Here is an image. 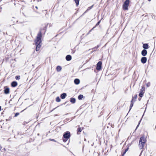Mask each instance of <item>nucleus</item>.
<instances>
[{
  "mask_svg": "<svg viewBox=\"0 0 156 156\" xmlns=\"http://www.w3.org/2000/svg\"><path fill=\"white\" fill-rule=\"evenodd\" d=\"M2 146H1V145L0 144V150H1V149H2Z\"/></svg>",
  "mask_w": 156,
  "mask_h": 156,
  "instance_id": "2f4dec72",
  "label": "nucleus"
},
{
  "mask_svg": "<svg viewBox=\"0 0 156 156\" xmlns=\"http://www.w3.org/2000/svg\"><path fill=\"white\" fill-rule=\"evenodd\" d=\"M137 98V95H135L134 97L133 98V100H134V99H136Z\"/></svg>",
  "mask_w": 156,
  "mask_h": 156,
  "instance_id": "c85d7f7f",
  "label": "nucleus"
},
{
  "mask_svg": "<svg viewBox=\"0 0 156 156\" xmlns=\"http://www.w3.org/2000/svg\"><path fill=\"white\" fill-rule=\"evenodd\" d=\"M146 85L147 87H149L150 85V82H148L146 84Z\"/></svg>",
  "mask_w": 156,
  "mask_h": 156,
  "instance_id": "a878e982",
  "label": "nucleus"
},
{
  "mask_svg": "<svg viewBox=\"0 0 156 156\" xmlns=\"http://www.w3.org/2000/svg\"><path fill=\"white\" fill-rule=\"evenodd\" d=\"M1 110V107H0V111Z\"/></svg>",
  "mask_w": 156,
  "mask_h": 156,
  "instance_id": "72a5a7b5",
  "label": "nucleus"
},
{
  "mask_svg": "<svg viewBox=\"0 0 156 156\" xmlns=\"http://www.w3.org/2000/svg\"><path fill=\"white\" fill-rule=\"evenodd\" d=\"M144 94V92L140 91V93L139 94V96L140 97H142L143 96V94Z\"/></svg>",
  "mask_w": 156,
  "mask_h": 156,
  "instance_id": "a211bd4d",
  "label": "nucleus"
},
{
  "mask_svg": "<svg viewBox=\"0 0 156 156\" xmlns=\"http://www.w3.org/2000/svg\"><path fill=\"white\" fill-rule=\"evenodd\" d=\"M72 58L71 55H67L66 57V59L68 61H70Z\"/></svg>",
  "mask_w": 156,
  "mask_h": 156,
  "instance_id": "1a4fd4ad",
  "label": "nucleus"
},
{
  "mask_svg": "<svg viewBox=\"0 0 156 156\" xmlns=\"http://www.w3.org/2000/svg\"><path fill=\"white\" fill-rule=\"evenodd\" d=\"M50 140L51 141H54L55 142H56V141L54 139H52V140L50 139Z\"/></svg>",
  "mask_w": 156,
  "mask_h": 156,
  "instance_id": "7c9ffc66",
  "label": "nucleus"
},
{
  "mask_svg": "<svg viewBox=\"0 0 156 156\" xmlns=\"http://www.w3.org/2000/svg\"><path fill=\"white\" fill-rule=\"evenodd\" d=\"M76 100L74 98H71L70 99V102L72 103H74L75 102Z\"/></svg>",
  "mask_w": 156,
  "mask_h": 156,
  "instance_id": "dca6fc26",
  "label": "nucleus"
},
{
  "mask_svg": "<svg viewBox=\"0 0 156 156\" xmlns=\"http://www.w3.org/2000/svg\"><path fill=\"white\" fill-rule=\"evenodd\" d=\"M82 130L81 128H79L78 129L77 131L78 132H80L82 131Z\"/></svg>",
  "mask_w": 156,
  "mask_h": 156,
  "instance_id": "5701e85b",
  "label": "nucleus"
},
{
  "mask_svg": "<svg viewBox=\"0 0 156 156\" xmlns=\"http://www.w3.org/2000/svg\"><path fill=\"white\" fill-rule=\"evenodd\" d=\"M147 54V52L146 50L145 49L143 50L141 52V54L143 56H145Z\"/></svg>",
  "mask_w": 156,
  "mask_h": 156,
  "instance_id": "0eeeda50",
  "label": "nucleus"
},
{
  "mask_svg": "<svg viewBox=\"0 0 156 156\" xmlns=\"http://www.w3.org/2000/svg\"><path fill=\"white\" fill-rule=\"evenodd\" d=\"M19 114V113L17 112L15 114V117H16Z\"/></svg>",
  "mask_w": 156,
  "mask_h": 156,
  "instance_id": "cd10ccee",
  "label": "nucleus"
},
{
  "mask_svg": "<svg viewBox=\"0 0 156 156\" xmlns=\"http://www.w3.org/2000/svg\"><path fill=\"white\" fill-rule=\"evenodd\" d=\"M138 126H139V125L137 126L136 127V128H137V127H138Z\"/></svg>",
  "mask_w": 156,
  "mask_h": 156,
  "instance_id": "f704fd0d",
  "label": "nucleus"
},
{
  "mask_svg": "<svg viewBox=\"0 0 156 156\" xmlns=\"http://www.w3.org/2000/svg\"><path fill=\"white\" fill-rule=\"evenodd\" d=\"M75 2L76 4V5L78 6L79 5V0H75Z\"/></svg>",
  "mask_w": 156,
  "mask_h": 156,
  "instance_id": "aec40b11",
  "label": "nucleus"
},
{
  "mask_svg": "<svg viewBox=\"0 0 156 156\" xmlns=\"http://www.w3.org/2000/svg\"><path fill=\"white\" fill-rule=\"evenodd\" d=\"M130 0H126L124 2L123 5V9L125 10L128 9V7L129 5Z\"/></svg>",
  "mask_w": 156,
  "mask_h": 156,
  "instance_id": "7ed1b4c3",
  "label": "nucleus"
},
{
  "mask_svg": "<svg viewBox=\"0 0 156 156\" xmlns=\"http://www.w3.org/2000/svg\"><path fill=\"white\" fill-rule=\"evenodd\" d=\"M101 21V20H100V21H98V22L96 24V26H97L99 24V23H100Z\"/></svg>",
  "mask_w": 156,
  "mask_h": 156,
  "instance_id": "bb28decb",
  "label": "nucleus"
},
{
  "mask_svg": "<svg viewBox=\"0 0 156 156\" xmlns=\"http://www.w3.org/2000/svg\"><path fill=\"white\" fill-rule=\"evenodd\" d=\"M62 69V68L60 66H58L56 67L57 71L58 72L60 71Z\"/></svg>",
  "mask_w": 156,
  "mask_h": 156,
  "instance_id": "4468645a",
  "label": "nucleus"
},
{
  "mask_svg": "<svg viewBox=\"0 0 156 156\" xmlns=\"http://www.w3.org/2000/svg\"><path fill=\"white\" fill-rule=\"evenodd\" d=\"M146 140L144 137L142 136L140 138L139 144V147L140 149H141L143 148Z\"/></svg>",
  "mask_w": 156,
  "mask_h": 156,
  "instance_id": "f03ea898",
  "label": "nucleus"
},
{
  "mask_svg": "<svg viewBox=\"0 0 156 156\" xmlns=\"http://www.w3.org/2000/svg\"><path fill=\"white\" fill-rule=\"evenodd\" d=\"M99 47V46L98 45L97 46L94 47V48H93V49L94 51H95L97 49H98Z\"/></svg>",
  "mask_w": 156,
  "mask_h": 156,
  "instance_id": "412c9836",
  "label": "nucleus"
},
{
  "mask_svg": "<svg viewBox=\"0 0 156 156\" xmlns=\"http://www.w3.org/2000/svg\"><path fill=\"white\" fill-rule=\"evenodd\" d=\"M41 33L40 32L37 35L36 39L35 40V44L36 45V50L37 51H38L41 46Z\"/></svg>",
  "mask_w": 156,
  "mask_h": 156,
  "instance_id": "f257e3e1",
  "label": "nucleus"
},
{
  "mask_svg": "<svg viewBox=\"0 0 156 156\" xmlns=\"http://www.w3.org/2000/svg\"><path fill=\"white\" fill-rule=\"evenodd\" d=\"M83 95L80 94L79 95L78 97V99L79 100H81L83 98Z\"/></svg>",
  "mask_w": 156,
  "mask_h": 156,
  "instance_id": "f3484780",
  "label": "nucleus"
},
{
  "mask_svg": "<svg viewBox=\"0 0 156 156\" xmlns=\"http://www.w3.org/2000/svg\"><path fill=\"white\" fill-rule=\"evenodd\" d=\"M70 133L69 131H67L63 135V137L66 139H68L70 137Z\"/></svg>",
  "mask_w": 156,
  "mask_h": 156,
  "instance_id": "20e7f679",
  "label": "nucleus"
},
{
  "mask_svg": "<svg viewBox=\"0 0 156 156\" xmlns=\"http://www.w3.org/2000/svg\"><path fill=\"white\" fill-rule=\"evenodd\" d=\"M36 8L37 9V6H36Z\"/></svg>",
  "mask_w": 156,
  "mask_h": 156,
  "instance_id": "c9c22d12",
  "label": "nucleus"
},
{
  "mask_svg": "<svg viewBox=\"0 0 156 156\" xmlns=\"http://www.w3.org/2000/svg\"><path fill=\"white\" fill-rule=\"evenodd\" d=\"M143 47L145 49H147L148 48V45L147 44H143Z\"/></svg>",
  "mask_w": 156,
  "mask_h": 156,
  "instance_id": "9b49d317",
  "label": "nucleus"
},
{
  "mask_svg": "<svg viewBox=\"0 0 156 156\" xmlns=\"http://www.w3.org/2000/svg\"><path fill=\"white\" fill-rule=\"evenodd\" d=\"M74 82L75 84H78L80 83V80L78 79H76L74 80Z\"/></svg>",
  "mask_w": 156,
  "mask_h": 156,
  "instance_id": "ddd939ff",
  "label": "nucleus"
},
{
  "mask_svg": "<svg viewBox=\"0 0 156 156\" xmlns=\"http://www.w3.org/2000/svg\"><path fill=\"white\" fill-rule=\"evenodd\" d=\"M149 1H150L151 0H148Z\"/></svg>",
  "mask_w": 156,
  "mask_h": 156,
  "instance_id": "e433bc0d",
  "label": "nucleus"
},
{
  "mask_svg": "<svg viewBox=\"0 0 156 156\" xmlns=\"http://www.w3.org/2000/svg\"><path fill=\"white\" fill-rule=\"evenodd\" d=\"M63 140V141H64V142H66V140H65V139H64V140Z\"/></svg>",
  "mask_w": 156,
  "mask_h": 156,
  "instance_id": "473e14b6",
  "label": "nucleus"
},
{
  "mask_svg": "<svg viewBox=\"0 0 156 156\" xmlns=\"http://www.w3.org/2000/svg\"><path fill=\"white\" fill-rule=\"evenodd\" d=\"M145 90V88L144 87H142V88L140 90V91L144 92Z\"/></svg>",
  "mask_w": 156,
  "mask_h": 156,
  "instance_id": "4be33fe9",
  "label": "nucleus"
},
{
  "mask_svg": "<svg viewBox=\"0 0 156 156\" xmlns=\"http://www.w3.org/2000/svg\"><path fill=\"white\" fill-rule=\"evenodd\" d=\"M102 62L101 61L99 62L97 65L96 69L98 70H100L101 69Z\"/></svg>",
  "mask_w": 156,
  "mask_h": 156,
  "instance_id": "39448f33",
  "label": "nucleus"
},
{
  "mask_svg": "<svg viewBox=\"0 0 156 156\" xmlns=\"http://www.w3.org/2000/svg\"><path fill=\"white\" fill-rule=\"evenodd\" d=\"M17 85V83L16 82L13 81L11 85L12 87H15Z\"/></svg>",
  "mask_w": 156,
  "mask_h": 156,
  "instance_id": "f8f14e48",
  "label": "nucleus"
},
{
  "mask_svg": "<svg viewBox=\"0 0 156 156\" xmlns=\"http://www.w3.org/2000/svg\"><path fill=\"white\" fill-rule=\"evenodd\" d=\"M147 58L146 57H143L141 58V61L143 64L145 63L147 61Z\"/></svg>",
  "mask_w": 156,
  "mask_h": 156,
  "instance_id": "423d86ee",
  "label": "nucleus"
},
{
  "mask_svg": "<svg viewBox=\"0 0 156 156\" xmlns=\"http://www.w3.org/2000/svg\"><path fill=\"white\" fill-rule=\"evenodd\" d=\"M128 150V148H127V149H126L125 151L122 154V156H123V155H124L125 154V153H126V151Z\"/></svg>",
  "mask_w": 156,
  "mask_h": 156,
  "instance_id": "b1692460",
  "label": "nucleus"
},
{
  "mask_svg": "<svg viewBox=\"0 0 156 156\" xmlns=\"http://www.w3.org/2000/svg\"><path fill=\"white\" fill-rule=\"evenodd\" d=\"M93 5H92V6H90V7H89L88 8V9L87 10H90V9H91V8L93 7Z\"/></svg>",
  "mask_w": 156,
  "mask_h": 156,
  "instance_id": "c756f323",
  "label": "nucleus"
},
{
  "mask_svg": "<svg viewBox=\"0 0 156 156\" xmlns=\"http://www.w3.org/2000/svg\"><path fill=\"white\" fill-rule=\"evenodd\" d=\"M16 80H19L20 79V76H16Z\"/></svg>",
  "mask_w": 156,
  "mask_h": 156,
  "instance_id": "393cba45",
  "label": "nucleus"
},
{
  "mask_svg": "<svg viewBox=\"0 0 156 156\" xmlns=\"http://www.w3.org/2000/svg\"><path fill=\"white\" fill-rule=\"evenodd\" d=\"M56 101L57 102H59L61 100L59 97H58L56 98Z\"/></svg>",
  "mask_w": 156,
  "mask_h": 156,
  "instance_id": "6ab92c4d",
  "label": "nucleus"
},
{
  "mask_svg": "<svg viewBox=\"0 0 156 156\" xmlns=\"http://www.w3.org/2000/svg\"><path fill=\"white\" fill-rule=\"evenodd\" d=\"M66 94L65 93H63L61 95V98L62 99H64L66 96Z\"/></svg>",
  "mask_w": 156,
  "mask_h": 156,
  "instance_id": "9d476101",
  "label": "nucleus"
},
{
  "mask_svg": "<svg viewBox=\"0 0 156 156\" xmlns=\"http://www.w3.org/2000/svg\"><path fill=\"white\" fill-rule=\"evenodd\" d=\"M133 98H132L131 101V103L130 106V110L131 109L132 107L133 106Z\"/></svg>",
  "mask_w": 156,
  "mask_h": 156,
  "instance_id": "2eb2a0df",
  "label": "nucleus"
},
{
  "mask_svg": "<svg viewBox=\"0 0 156 156\" xmlns=\"http://www.w3.org/2000/svg\"><path fill=\"white\" fill-rule=\"evenodd\" d=\"M4 93L6 94H9V88L8 87H5Z\"/></svg>",
  "mask_w": 156,
  "mask_h": 156,
  "instance_id": "6e6552de",
  "label": "nucleus"
}]
</instances>
